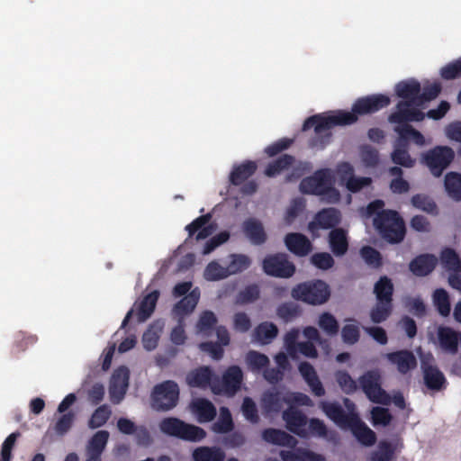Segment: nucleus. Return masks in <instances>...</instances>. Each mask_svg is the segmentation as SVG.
I'll return each mask as SVG.
<instances>
[{
	"label": "nucleus",
	"mask_w": 461,
	"mask_h": 461,
	"mask_svg": "<svg viewBox=\"0 0 461 461\" xmlns=\"http://www.w3.org/2000/svg\"><path fill=\"white\" fill-rule=\"evenodd\" d=\"M390 103L388 95L375 94L357 98L351 112L339 110L327 115L319 113L308 117L303 124V131L312 128L314 130V136L309 140V146L312 149H324L331 140L333 127L353 124L359 115L375 113L387 107Z\"/></svg>",
	"instance_id": "f257e3e1"
},
{
	"label": "nucleus",
	"mask_w": 461,
	"mask_h": 461,
	"mask_svg": "<svg viewBox=\"0 0 461 461\" xmlns=\"http://www.w3.org/2000/svg\"><path fill=\"white\" fill-rule=\"evenodd\" d=\"M246 362L253 372H259L269 365L268 357L262 353L250 350L247 353Z\"/></svg>",
	"instance_id": "5fc2aeb1"
},
{
	"label": "nucleus",
	"mask_w": 461,
	"mask_h": 461,
	"mask_svg": "<svg viewBox=\"0 0 461 461\" xmlns=\"http://www.w3.org/2000/svg\"><path fill=\"white\" fill-rule=\"evenodd\" d=\"M421 368L424 384L429 390L439 392L446 388L447 379L438 366L422 363Z\"/></svg>",
	"instance_id": "412c9836"
},
{
	"label": "nucleus",
	"mask_w": 461,
	"mask_h": 461,
	"mask_svg": "<svg viewBox=\"0 0 461 461\" xmlns=\"http://www.w3.org/2000/svg\"><path fill=\"white\" fill-rule=\"evenodd\" d=\"M433 302L439 314L447 317L450 313V301L447 292L443 288H438L433 293Z\"/></svg>",
	"instance_id": "8fccbe9b"
},
{
	"label": "nucleus",
	"mask_w": 461,
	"mask_h": 461,
	"mask_svg": "<svg viewBox=\"0 0 461 461\" xmlns=\"http://www.w3.org/2000/svg\"><path fill=\"white\" fill-rule=\"evenodd\" d=\"M294 157L289 154H285L277 159L269 163L265 169V175L269 177H274L280 174L282 171L289 168L294 163Z\"/></svg>",
	"instance_id": "a18cd8bd"
},
{
	"label": "nucleus",
	"mask_w": 461,
	"mask_h": 461,
	"mask_svg": "<svg viewBox=\"0 0 461 461\" xmlns=\"http://www.w3.org/2000/svg\"><path fill=\"white\" fill-rule=\"evenodd\" d=\"M393 303L376 301V303L370 311V319L374 323L385 321L393 312Z\"/></svg>",
	"instance_id": "09e8293b"
},
{
	"label": "nucleus",
	"mask_w": 461,
	"mask_h": 461,
	"mask_svg": "<svg viewBox=\"0 0 461 461\" xmlns=\"http://www.w3.org/2000/svg\"><path fill=\"white\" fill-rule=\"evenodd\" d=\"M277 334L278 329L276 325L268 321L258 324L254 330L255 339L263 345L271 343Z\"/></svg>",
	"instance_id": "ea45409f"
},
{
	"label": "nucleus",
	"mask_w": 461,
	"mask_h": 461,
	"mask_svg": "<svg viewBox=\"0 0 461 461\" xmlns=\"http://www.w3.org/2000/svg\"><path fill=\"white\" fill-rule=\"evenodd\" d=\"M313 266L321 270H328L334 266V258L327 252H317L311 257Z\"/></svg>",
	"instance_id": "338daca9"
},
{
	"label": "nucleus",
	"mask_w": 461,
	"mask_h": 461,
	"mask_svg": "<svg viewBox=\"0 0 461 461\" xmlns=\"http://www.w3.org/2000/svg\"><path fill=\"white\" fill-rule=\"evenodd\" d=\"M318 324L328 335L334 336L339 332V323L336 318L330 312H323L320 315Z\"/></svg>",
	"instance_id": "052dcab7"
},
{
	"label": "nucleus",
	"mask_w": 461,
	"mask_h": 461,
	"mask_svg": "<svg viewBox=\"0 0 461 461\" xmlns=\"http://www.w3.org/2000/svg\"><path fill=\"white\" fill-rule=\"evenodd\" d=\"M440 77L445 80L461 77V57L440 69Z\"/></svg>",
	"instance_id": "0e129e2a"
},
{
	"label": "nucleus",
	"mask_w": 461,
	"mask_h": 461,
	"mask_svg": "<svg viewBox=\"0 0 461 461\" xmlns=\"http://www.w3.org/2000/svg\"><path fill=\"white\" fill-rule=\"evenodd\" d=\"M411 204L423 212L432 215H437L438 212V206L434 200L424 194H417L411 197Z\"/></svg>",
	"instance_id": "de8ad7c7"
},
{
	"label": "nucleus",
	"mask_w": 461,
	"mask_h": 461,
	"mask_svg": "<svg viewBox=\"0 0 461 461\" xmlns=\"http://www.w3.org/2000/svg\"><path fill=\"white\" fill-rule=\"evenodd\" d=\"M234 428L231 413L227 407L220 408V416L216 422L212 424V429L215 433H228Z\"/></svg>",
	"instance_id": "49530a36"
},
{
	"label": "nucleus",
	"mask_w": 461,
	"mask_h": 461,
	"mask_svg": "<svg viewBox=\"0 0 461 461\" xmlns=\"http://www.w3.org/2000/svg\"><path fill=\"white\" fill-rule=\"evenodd\" d=\"M339 170L345 174L350 175V176L348 178L346 186L347 188L352 192L357 193L360 191L365 186H367L371 184V178L370 177H357L353 175L354 168L353 167L348 163L344 162L340 165Z\"/></svg>",
	"instance_id": "4c0bfd02"
},
{
	"label": "nucleus",
	"mask_w": 461,
	"mask_h": 461,
	"mask_svg": "<svg viewBox=\"0 0 461 461\" xmlns=\"http://www.w3.org/2000/svg\"><path fill=\"white\" fill-rule=\"evenodd\" d=\"M112 411L108 405L104 404L99 406L91 416L88 423L89 427L92 429H96L104 426L109 420Z\"/></svg>",
	"instance_id": "13d9d810"
},
{
	"label": "nucleus",
	"mask_w": 461,
	"mask_h": 461,
	"mask_svg": "<svg viewBox=\"0 0 461 461\" xmlns=\"http://www.w3.org/2000/svg\"><path fill=\"white\" fill-rule=\"evenodd\" d=\"M346 429H349L356 438L365 446H373L376 441L375 433L360 420L357 414Z\"/></svg>",
	"instance_id": "393cba45"
},
{
	"label": "nucleus",
	"mask_w": 461,
	"mask_h": 461,
	"mask_svg": "<svg viewBox=\"0 0 461 461\" xmlns=\"http://www.w3.org/2000/svg\"><path fill=\"white\" fill-rule=\"evenodd\" d=\"M260 290L258 285L253 284L247 285L239 292L237 295V303L240 304H247L257 301L259 298Z\"/></svg>",
	"instance_id": "680f3d73"
},
{
	"label": "nucleus",
	"mask_w": 461,
	"mask_h": 461,
	"mask_svg": "<svg viewBox=\"0 0 461 461\" xmlns=\"http://www.w3.org/2000/svg\"><path fill=\"white\" fill-rule=\"evenodd\" d=\"M287 404V393L272 389L263 393L261 397V406L267 413H278L284 404Z\"/></svg>",
	"instance_id": "5701e85b"
},
{
	"label": "nucleus",
	"mask_w": 461,
	"mask_h": 461,
	"mask_svg": "<svg viewBox=\"0 0 461 461\" xmlns=\"http://www.w3.org/2000/svg\"><path fill=\"white\" fill-rule=\"evenodd\" d=\"M243 231L246 237L254 245H261L267 240V234L265 232L262 223L254 218H249L244 221L242 224Z\"/></svg>",
	"instance_id": "cd10ccee"
},
{
	"label": "nucleus",
	"mask_w": 461,
	"mask_h": 461,
	"mask_svg": "<svg viewBox=\"0 0 461 461\" xmlns=\"http://www.w3.org/2000/svg\"><path fill=\"white\" fill-rule=\"evenodd\" d=\"M263 271L270 276L289 278L295 273L294 264L288 259L285 253L267 255L262 262Z\"/></svg>",
	"instance_id": "1a4fd4ad"
},
{
	"label": "nucleus",
	"mask_w": 461,
	"mask_h": 461,
	"mask_svg": "<svg viewBox=\"0 0 461 461\" xmlns=\"http://www.w3.org/2000/svg\"><path fill=\"white\" fill-rule=\"evenodd\" d=\"M282 461H325V457L309 449L298 447L294 450H281Z\"/></svg>",
	"instance_id": "2f4dec72"
},
{
	"label": "nucleus",
	"mask_w": 461,
	"mask_h": 461,
	"mask_svg": "<svg viewBox=\"0 0 461 461\" xmlns=\"http://www.w3.org/2000/svg\"><path fill=\"white\" fill-rule=\"evenodd\" d=\"M340 221L341 213L338 209L334 207L324 208L319 211L313 221L308 223V230L313 233L319 229H331L337 226Z\"/></svg>",
	"instance_id": "4468645a"
},
{
	"label": "nucleus",
	"mask_w": 461,
	"mask_h": 461,
	"mask_svg": "<svg viewBox=\"0 0 461 461\" xmlns=\"http://www.w3.org/2000/svg\"><path fill=\"white\" fill-rule=\"evenodd\" d=\"M292 297L309 304L319 305L326 303L330 295L329 285L322 280L298 284L292 289Z\"/></svg>",
	"instance_id": "20e7f679"
},
{
	"label": "nucleus",
	"mask_w": 461,
	"mask_h": 461,
	"mask_svg": "<svg viewBox=\"0 0 461 461\" xmlns=\"http://www.w3.org/2000/svg\"><path fill=\"white\" fill-rule=\"evenodd\" d=\"M407 147V144L404 142L400 143L399 139H397L391 158L393 162L396 165L404 167H412L415 164V160L410 156Z\"/></svg>",
	"instance_id": "a19ab883"
},
{
	"label": "nucleus",
	"mask_w": 461,
	"mask_h": 461,
	"mask_svg": "<svg viewBox=\"0 0 461 461\" xmlns=\"http://www.w3.org/2000/svg\"><path fill=\"white\" fill-rule=\"evenodd\" d=\"M440 263L449 275H460L461 259L454 249L445 248L441 250Z\"/></svg>",
	"instance_id": "e433bc0d"
},
{
	"label": "nucleus",
	"mask_w": 461,
	"mask_h": 461,
	"mask_svg": "<svg viewBox=\"0 0 461 461\" xmlns=\"http://www.w3.org/2000/svg\"><path fill=\"white\" fill-rule=\"evenodd\" d=\"M285 244L287 249L297 257H306L313 249L311 240L305 235L299 232L286 234Z\"/></svg>",
	"instance_id": "f3484780"
},
{
	"label": "nucleus",
	"mask_w": 461,
	"mask_h": 461,
	"mask_svg": "<svg viewBox=\"0 0 461 461\" xmlns=\"http://www.w3.org/2000/svg\"><path fill=\"white\" fill-rule=\"evenodd\" d=\"M211 219V213L201 215L194 219L191 223L185 226L188 236L191 238L197 232L195 236L196 240H204L210 237L214 231V227L212 224H209Z\"/></svg>",
	"instance_id": "b1692460"
},
{
	"label": "nucleus",
	"mask_w": 461,
	"mask_h": 461,
	"mask_svg": "<svg viewBox=\"0 0 461 461\" xmlns=\"http://www.w3.org/2000/svg\"><path fill=\"white\" fill-rule=\"evenodd\" d=\"M190 409L200 423L213 420L217 415L216 407L206 398H196L190 403Z\"/></svg>",
	"instance_id": "4be33fe9"
},
{
	"label": "nucleus",
	"mask_w": 461,
	"mask_h": 461,
	"mask_svg": "<svg viewBox=\"0 0 461 461\" xmlns=\"http://www.w3.org/2000/svg\"><path fill=\"white\" fill-rule=\"evenodd\" d=\"M159 429L166 435L190 442H199L206 437L205 430L201 427L186 423L175 417L163 419L159 422Z\"/></svg>",
	"instance_id": "7ed1b4c3"
},
{
	"label": "nucleus",
	"mask_w": 461,
	"mask_h": 461,
	"mask_svg": "<svg viewBox=\"0 0 461 461\" xmlns=\"http://www.w3.org/2000/svg\"><path fill=\"white\" fill-rule=\"evenodd\" d=\"M244 375L239 366H229L221 378L217 375L212 386V392L216 395L234 396L241 388Z\"/></svg>",
	"instance_id": "0eeeda50"
},
{
	"label": "nucleus",
	"mask_w": 461,
	"mask_h": 461,
	"mask_svg": "<svg viewBox=\"0 0 461 461\" xmlns=\"http://www.w3.org/2000/svg\"><path fill=\"white\" fill-rule=\"evenodd\" d=\"M151 407L158 411H167L175 408L179 401V387L173 380L156 384L152 390Z\"/></svg>",
	"instance_id": "39448f33"
},
{
	"label": "nucleus",
	"mask_w": 461,
	"mask_h": 461,
	"mask_svg": "<svg viewBox=\"0 0 461 461\" xmlns=\"http://www.w3.org/2000/svg\"><path fill=\"white\" fill-rule=\"evenodd\" d=\"M393 290L392 280L386 276H381L374 286L376 301L393 303Z\"/></svg>",
	"instance_id": "58836bf2"
},
{
	"label": "nucleus",
	"mask_w": 461,
	"mask_h": 461,
	"mask_svg": "<svg viewBox=\"0 0 461 461\" xmlns=\"http://www.w3.org/2000/svg\"><path fill=\"white\" fill-rule=\"evenodd\" d=\"M371 419L374 426L386 427L391 423L393 416L388 409L376 406L371 411Z\"/></svg>",
	"instance_id": "e2e57ef3"
},
{
	"label": "nucleus",
	"mask_w": 461,
	"mask_h": 461,
	"mask_svg": "<svg viewBox=\"0 0 461 461\" xmlns=\"http://www.w3.org/2000/svg\"><path fill=\"white\" fill-rule=\"evenodd\" d=\"M320 408L325 415L341 429H346L352 421L357 413H347L342 406L337 402H320Z\"/></svg>",
	"instance_id": "2eb2a0df"
},
{
	"label": "nucleus",
	"mask_w": 461,
	"mask_h": 461,
	"mask_svg": "<svg viewBox=\"0 0 461 461\" xmlns=\"http://www.w3.org/2000/svg\"><path fill=\"white\" fill-rule=\"evenodd\" d=\"M282 419L290 432L300 438L308 437V418L301 410L294 406H289L283 411Z\"/></svg>",
	"instance_id": "f8f14e48"
},
{
	"label": "nucleus",
	"mask_w": 461,
	"mask_h": 461,
	"mask_svg": "<svg viewBox=\"0 0 461 461\" xmlns=\"http://www.w3.org/2000/svg\"><path fill=\"white\" fill-rule=\"evenodd\" d=\"M301 313L300 307L294 303H284L276 309L277 316L285 322H288L298 317Z\"/></svg>",
	"instance_id": "bf43d9fd"
},
{
	"label": "nucleus",
	"mask_w": 461,
	"mask_h": 461,
	"mask_svg": "<svg viewBox=\"0 0 461 461\" xmlns=\"http://www.w3.org/2000/svg\"><path fill=\"white\" fill-rule=\"evenodd\" d=\"M216 375L212 369L208 366H202L191 370L186 375V384L193 388L206 389L212 386L214 383Z\"/></svg>",
	"instance_id": "dca6fc26"
},
{
	"label": "nucleus",
	"mask_w": 461,
	"mask_h": 461,
	"mask_svg": "<svg viewBox=\"0 0 461 461\" xmlns=\"http://www.w3.org/2000/svg\"><path fill=\"white\" fill-rule=\"evenodd\" d=\"M222 345L218 342L205 341L199 345L202 351L208 353L212 359L220 360L223 357L224 349Z\"/></svg>",
	"instance_id": "774afa93"
},
{
	"label": "nucleus",
	"mask_w": 461,
	"mask_h": 461,
	"mask_svg": "<svg viewBox=\"0 0 461 461\" xmlns=\"http://www.w3.org/2000/svg\"><path fill=\"white\" fill-rule=\"evenodd\" d=\"M194 461H223L224 452L217 447H199L193 452Z\"/></svg>",
	"instance_id": "c03bdc74"
},
{
	"label": "nucleus",
	"mask_w": 461,
	"mask_h": 461,
	"mask_svg": "<svg viewBox=\"0 0 461 461\" xmlns=\"http://www.w3.org/2000/svg\"><path fill=\"white\" fill-rule=\"evenodd\" d=\"M418 106L411 101H399L394 111L389 114L388 122L396 125H410V122L423 121L425 113Z\"/></svg>",
	"instance_id": "9d476101"
},
{
	"label": "nucleus",
	"mask_w": 461,
	"mask_h": 461,
	"mask_svg": "<svg viewBox=\"0 0 461 461\" xmlns=\"http://www.w3.org/2000/svg\"><path fill=\"white\" fill-rule=\"evenodd\" d=\"M241 411L249 421L258 423L259 420L258 411L255 402L250 397H245L241 405Z\"/></svg>",
	"instance_id": "69168bd1"
},
{
	"label": "nucleus",
	"mask_w": 461,
	"mask_h": 461,
	"mask_svg": "<svg viewBox=\"0 0 461 461\" xmlns=\"http://www.w3.org/2000/svg\"><path fill=\"white\" fill-rule=\"evenodd\" d=\"M258 168L255 161L247 160L233 167L230 175V181L233 185H240L251 176H253Z\"/></svg>",
	"instance_id": "473e14b6"
},
{
	"label": "nucleus",
	"mask_w": 461,
	"mask_h": 461,
	"mask_svg": "<svg viewBox=\"0 0 461 461\" xmlns=\"http://www.w3.org/2000/svg\"><path fill=\"white\" fill-rule=\"evenodd\" d=\"M203 276L208 281H218L230 276L227 267H222L217 261L210 262L203 272Z\"/></svg>",
	"instance_id": "864d4df0"
},
{
	"label": "nucleus",
	"mask_w": 461,
	"mask_h": 461,
	"mask_svg": "<svg viewBox=\"0 0 461 461\" xmlns=\"http://www.w3.org/2000/svg\"><path fill=\"white\" fill-rule=\"evenodd\" d=\"M395 455V447L389 441H380L377 449L371 454V461H392Z\"/></svg>",
	"instance_id": "3c124183"
},
{
	"label": "nucleus",
	"mask_w": 461,
	"mask_h": 461,
	"mask_svg": "<svg viewBox=\"0 0 461 461\" xmlns=\"http://www.w3.org/2000/svg\"><path fill=\"white\" fill-rule=\"evenodd\" d=\"M109 439V432L107 430H99L94 434L89 439L86 447V454H103Z\"/></svg>",
	"instance_id": "37998d69"
},
{
	"label": "nucleus",
	"mask_w": 461,
	"mask_h": 461,
	"mask_svg": "<svg viewBox=\"0 0 461 461\" xmlns=\"http://www.w3.org/2000/svg\"><path fill=\"white\" fill-rule=\"evenodd\" d=\"M438 263V259L435 255L420 254L409 263V269L416 276H427L434 271Z\"/></svg>",
	"instance_id": "6ab92c4d"
},
{
	"label": "nucleus",
	"mask_w": 461,
	"mask_h": 461,
	"mask_svg": "<svg viewBox=\"0 0 461 461\" xmlns=\"http://www.w3.org/2000/svg\"><path fill=\"white\" fill-rule=\"evenodd\" d=\"M299 372L315 396L321 397L325 394V389L314 369L309 362H302L299 365Z\"/></svg>",
	"instance_id": "a878e982"
},
{
	"label": "nucleus",
	"mask_w": 461,
	"mask_h": 461,
	"mask_svg": "<svg viewBox=\"0 0 461 461\" xmlns=\"http://www.w3.org/2000/svg\"><path fill=\"white\" fill-rule=\"evenodd\" d=\"M262 438L268 443L294 447L297 444V440L287 432L274 428H268L263 430Z\"/></svg>",
	"instance_id": "c85d7f7f"
},
{
	"label": "nucleus",
	"mask_w": 461,
	"mask_h": 461,
	"mask_svg": "<svg viewBox=\"0 0 461 461\" xmlns=\"http://www.w3.org/2000/svg\"><path fill=\"white\" fill-rule=\"evenodd\" d=\"M250 258L244 254H231L230 261L227 266L230 276L240 273L249 267Z\"/></svg>",
	"instance_id": "4d7b16f0"
},
{
	"label": "nucleus",
	"mask_w": 461,
	"mask_h": 461,
	"mask_svg": "<svg viewBox=\"0 0 461 461\" xmlns=\"http://www.w3.org/2000/svg\"><path fill=\"white\" fill-rule=\"evenodd\" d=\"M217 323L218 319L213 312L210 310L203 311L195 325L196 332L208 338L212 335Z\"/></svg>",
	"instance_id": "72a5a7b5"
},
{
	"label": "nucleus",
	"mask_w": 461,
	"mask_h": 461,
	"mask_svg": "<svg viewBox=\"0 0 461 461\" xmlns=\"http://www.w3.org/2000/svg\"><path fill=\"white\" fill-rule=\"evenodd\" d=\"M455 156L452 148L438 145L422 153L421 161L435 177H439L453 162Z\"/></svg>",
	"instance_id": "423d86ee"
},
{
	"label": "nucleus",
	"mask_w": 461,
	"mask_h": 461,
	"mask_svg": "<svg viewBox=\"0 0 461 461\" xmlns=\"http://www.w3.org/2000/svg\"><path fill=\"white\" fill-rule=\"evenodd\" d=\"M420 84L415 79L401 81L395 86V93L403 101H411L418 105Z\"/></svg>",
	"instance_id": "7c9ffc66"
},
{
	"label": "nucleus",
	"mask_w": 461,
	"mask_h": 461,
	"mask_svg": "<svg viewBox=\"0 0 461 461\" xmlns=\"http://www.w3.org/2000/svg\"><path fill=\"white\" fill-rule=\"evenodd\" d=\"M130 379V370L128 367L122 366L116 368L110 380L109 395L110 401L113 404L120 403L124 398Z\"/></svg>",
	"instance_id": "9b49d317"
},
{
	"label": "nucleus",
	"mask_w": 461,
	"mask_h": 461,
	"mask_svg": "<svg viewBox=\"0 0 461 461\" xmlns=\"http://www.w3.org/2000/svg\"><path fill=\"white\" fill-rule=\"evenodd\" d=\"M329 244L332 253L337 257L345 255L348 249L347 231L342 228H335L329 233Z\"/></svg>",
	"instance_id": "c756f323"
},
{
	"label": "nucleus",
	"mask_w": 461,
	"mask_h": 461,
	"mask_svg": "<svg viewBox=\"0 0 461 461\" xmlns=\"http://www.w3.org/2000/svg\"><path fill=\"white\" fill-rule=\"evenodd\" d=\"M158 297L159 292L158 290H154L143 297L137 310L139 322H144L151 316L156 308Z\"/></svg>",
	"instance_id": "c9c22d12"
},
{
	"label": "nucleus",
	"mask_w": 461,
	"mask_h": 461,
	"mask_svg": "<svg viewBox=\"0 0 461 461\" xmlns=\"http://www.w3.org/2000/svg\"><path fill=\"white\" fill-rule=\"evenodd\" d=\"M438 339L441 348L449 354L458 350L459 333L450 327L440 326L438 329Z\"/></svg>",
	"instance_id": "bb28decb"
},
{
	"label": "nucleus",
	"mask_w": 461,
	"mask_h": 461,
	"mask_svg": "<svg viewBox=\"0 0 461 461\" xmlns=\"http://www.w3.org/2000/svg\"><path fill=\"white\" fill-rule=\"evenodd\" d=\"M331 176L327 169H320L311 176L303 178L300 183V191L305 194L320 195L331 185Z\"/></svg>",
	"instance_id": "ddd939ff"
},
{
	"label": "nucleus",
	"mask_w": 461,
	"mask_h": 461,
	"mask_svg": "<svg viewBox=\"0 0 461 461\" xmlns=\"http://www.w3.org/2000/svg\"><path fill=\"white\" fill-rule=\"evenodd\" d=\"M393 131L398 134L399 142L408 145L412 141L417 146L425 145V138L420 131L414 129L411 125H395Z\"/></svg>",
	"instance_id": "f704fd0d"
},
{
	"label": "nucleus",
	"mask_w": 461,
	"mask_h": 461,
	"mask_svg": "<svg viewBox=\"0 0 461 461\" xmlns=\"http://www.w3.org/2000/svg\"><path fill=\"white\" fill-rule=\"evenodd\" d=\"M385 357L391 364L396 366L397 370L402 375H406L417 366V359L414 354L407 349L387 353Z\"/></svg>",
	"instance_id": "aec40b11"
},
{
	"label": "nucleus",
	"mask_w": 461,
	"mask_h": 461,
	"mask_svg": "<svg viewBox=\"0 0 461 461\" xmlns=\"http://www.w3.org/2000/svg\"><path fill=\"white\" fill-rule=\"evenodd\" d=\"M380 380L381 375L377 370H369L358 378V383L362 391L372 402L388 405L391 402V397L382 388Z\"/></svg>",
	"instance_id": "6e6552de"
},
{
	"label": "nucleus",
	"mask_w": 461,
	"mask_h": 461,
	"mask_svg": "<svg viewBox=\"0 0 461 461\" xmlns=\"http://www.w3.org/2000/svg\"><path fill=\"white\" fill-rule=\"evenodd\" d=\"M334 375L339 386L346 394H352L357 390V382L347 371L338 370Z\"/></svg>",
	"instance_id": "6e6d98bb"
},
{
	"label": "nucleus",
	"mask_w": 461,
	"mask_h": 461,
	"mask_svg": "<svg viewBox=\"0 0 461 461\" xmlns=\"http://www.w3.org/2000/svg\"><path fill=\"white\" fill-rule=\"evenodd\" d=\"M444 186L452 199L461 201V173H447L444 178Z\"/></svg>",
	"instance_id": "79ce46f5"
},
{
	"label": "nucleus",
	"mask_w": 461,
	"mask_h": 461,
	"mask_svg": "<svg viewBox=\"0 0 461 461\" xmlns=\"http://www.w3.org/2000/svg\"><path fill=\"white\" fill-rule=\"evenodd\" d=\"M360 256L366 264L374 269H378L383 266V258L381 253L371 246L362 247L360 249Z\"/></svg>",
	"instance_id": "603ef678"
},
{
	"label": "nucleus",
	"mask_w": 461,
	"mask_h": 461,
	"mask_svg": "<svg viewBox=\"0 0 461 461\" xmlns=\"http://www.w3.org/2000/svg\"><path fill=\"white\" fill-rule=\"evenodd\" d=\"M380 237L390 244L402 242L406 234L403 219L393 210H382L373 220Z\"/></svg>",
	"instance_id": "f03ea898"
},
{
	"label": "nucleus",
	"mask_w": 461,
	"mask_h": 461,
	"mask_svg": "<svg viewBox=\"0 0 461 461\" xmlns=\"http://www.w3.org/2000/svg\"><path fill=\"white\" fill-rule=\"evenodd\" d=\"M200 299L199 288L193 289L187 295L179 300L173 307L171 315L177 321H184L195 309Z\"/></svg>",
	"instance_id": "a211bd4d"
}]
</instances>
